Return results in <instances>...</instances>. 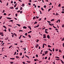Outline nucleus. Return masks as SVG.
I'll use <instances>...</instances> for the list:
<instances>
[{"instance_id":"nucleus-1","label":"nucleus","mask_w":64,"mask_h":64,"mask_svg":"<svg viewBox=\"0 0 64 64\" xmlns=\"http://www.w3.org/2000/svg\"><path fill=\"white\" fill-rule=\"evenodd\" d=\"M0 35H1L2 36H4L3 33L2 32H0Z\"/></svg>"},{"instance_id":"nucleus-2","label":"nucleus","mask_w":64,"mask_h":64,"mask_svg":"<svg viewBox=\"0 0 64 64\" xmlns=\"http://www.w3.org/2000/svg\"><path fill=\"white\" fill-rule=\"evenodd\" d=\"M44 36L43 38L45 39V38H46V34H44L43 35Z\"/></svg>"},{"instance_id":"nucleus-3","label":"nucleus","mask_w":64,"mask_h":64,"mask_svg":"<svg viewBox=\"0 0 64 64\" xmlns=\"http://www.w3.org/2000/svg\"><path fill=\"white\" fill-rule=\"evenodd\" d=\"M47 38H48V39H50V36L49 35H48L47 36Z\"/></svg>"},{"instance_id":"nucleus-4","label":"nucleus","mask_w":64,"mask_h":64,"mask_svg":"<svg viewBox=\"0 0 64 64\" xmlns=\"http://www.w3.org/2000/svg\"><path fill=\"white\" fill-rule=\"evenodd\" d=\"M28 27L30 29V30H31V28L30 27V26H28Z\"/></svg>"},{"instance_id":"nucleus-5","label":"nucleus","mask_w":64,"mask_h":64,"mask_svg":"<svg viewBox=\"0 0 64 64\" xmlns=\"http://www.w3.org/2000/svg\"><path fill=\"white\" fill-rule=\"evenodd\" d=\"M39 46L38 45V44H37L36 46V48H38V47Z\"/></svg>"},{"instance_id":"nucleus-6","label":"nucleus","mask_w":64,"mask_h":64,"mask_svg":"<svg viewBox=\"0 0 64 64\" xmlns=\"http://www.w3.org/2000/svg\"><path fill=\"white\" fill-rule=\"evenodd\" d=\"M27 62H28V64H29L30 62H31V61H26Z\"/></svg>"},{"instance_id":"nucleus-7","label":"nucleus","mask_w":64,"mask_h":64,"mask_svg":"<svg viewBox=\"0 0 64 64\" xmlns=\"http://www.w3.org/2000/svg\"><path fill=\"white\" fill-rule=\"evenodd\" d=\"M23 28H24V29H26L27 27L25 26H24L23 27Z\"/></svg>"},{"instance_id":"nucleus-8","label":"nucleus","mask_w":64,"mask_h":64,"mask_svg":"<svg viewBox=\"0 0 64 64\" xmlns=\"http://www.w3.org/2000/svg\"><path fill=\"white\" fill-rule=\"evenodd\" d=\"M52 8H49L48 10V12H49V11L50 10H52Z\"/></svg>"},{"instance_id":"nucleus-9","label":"nucleus","mask_w":64,"mask_h":64,"mask_svg":"<svg viewBox=\"0 0 64 64\" xmlns=\"http://www.w3.org/2000/svg\"><path fill=\"white\" fill-rule=\"evenodd\" d=\"M60 61H61V62H62V64H64V62H63V61L62 60H60Z\"/></svg>"},{"instance_id":"nucleus-10","label":"nucleus","mask_w":64,"mask_h":64,"mask_svg":"<svg viewBox=\"0 0 64 64\" xmlns=\"http://www.w3.org/2000/svg\"><path fill=\"white\" fill-rule=\"evenodd\" d=\"M3 27H4V28H6V29H7V28H6V26H3Z\"/></svg>"},{"instance_id":"nucleus-11","label":"nucleus","mask_w":64,"mask_h":64,"mask_svg":"<svg viewBox=\"0 0 64 64\" xmlns=\"http://www.w3.org/2000/svg\"><path fill=\"white\" fill-rule=\"evenodd\" d=\"M7 19H11V18H7Z\"/></svg>"},{"instance_id":"nucleus-12","label":"nucleus","mask_w":64,"mask_h":64,"mask_svg":"<svg viewBox=\"0 0 64 64\" xmlns=\"http://www.w3.org/2000/svg\"><path fill=\"white\" fill-rule=\"evenodd\" d=\"M28 36L30 38H31V36H30V35H28Z\"/></svg>"},{"instance_id":"nucleus-13","label":"nucleus","mask_w":64,"mask_h":64,"mask_svg":"<svg viewBox=\"0 0 64 64\" xmlns=\"http://www.w3.org/2000/svg\"><path fill=\"white\" fill-rule=\"evenodd\" d=\"M23 9V8L22 7H21L20 8V10H22Z\"/></svg>"},{"instance_id":"nucleus-14","label":"nucleus","mask_w":64,"mask_h":64,"mask_svg":"<svg viewBox=\"0 0 64 64\" xmlns=\"http://www.w3.org/2000/svg\"><path fill=\"white\" fill-rule=\"evenodd\" d=\"M16 58H19V56H16Z\"/></svg>"},{"instance_id":"nucleus-15","label":"nucleus","mask_w":64,"mask_h":64,"mask_svg":"<svg viewBox=\"0 0 64 64\" xmlns=\"http://www.w3.org/2000/svg\"><path fill=\"white\" fill-rule=\"evenodd\" d=\"M13 20H9V22H13Z\"/></svg>"},{"instance_id":"nucleus-16","label":"nucleus","mask_w":64,"mask_h":64,"mask_svg":"<svg viewBox=\"0 0 64 64\" xmlns=\"http://www.w3.org/2000/svg\"><path fill=\"white\" fill-rule=\"evenodd\" d=\"M10 59H12V60H14L15 59V58H10Z\"/></svg>"},{"instance_id":"nucleus-17","label":"nucleus","mask_w":64,"mask_h":64,"mask_svg":"<svg viewBox=\"0 0 64 64\" xmlns=\"http://www.w3.org/2000/svg\"><path fill=\"white\" fill-rule=\"evenodd\" d=\"M56 15L57 16H58V15H59V14H58L57 12H56Z\"/></svg>"},{"instance_id":"nucleus-18","label":"nucleus","mask_w":64,"mask_h":64,"mask_svg":"<svg viewBox=\"0 0 64 64\" xmlns=\"http://www.w3.org/2000/svg\"><path fill=\"white\" fill-rule=\"evenodd\" d=\"M12 46L11 45L8 48L9 49H10V48H11V47H12Z\"/></svg>"},{"instance_id":"nucleus-19","label":"nucleus","mask_w":64,"mask_h":64,"mask_svg":"<svg viewBox=\"0 0 64 64\" xmlns=\"http://www.w3.org/2000/svg\"><path fill=\"white\" fill-rule=\"evenodd\" d=\"M44 32H45V33L46 34H48V32L46 31H45Z\"/></svg>"},{"instance_id":"nucleus-20","label":"nucleus","mask_w":64,"mask_h":64,"mask_svg":"<svg viewBox=\"0 0 64 64\" xmlns=\"http://www.w3.org/2000/svg\"><path fill=\"white\" fill-rule=\"evenodd\" d=\"M59 52H61V53H62V52H61V50H59Z\"/></svg>"},{"instance_id":"nucleus-21","label":"nucleus","mask_w":64,"mask_h":64,"mask_svg":"<svg viewBox=\"0 0 64 64\" xmlns=\"http://www.w3.org/2000/svg\"><path fill=\"white\" fill-rule=\"evenodd\" d=\"M28 5H29V6H30V5H31V3H28Z\"/></svg>"},{"instance_id":"nucleus-22","label":"nucleus","mask_w":64,"mask_h":64,"mask_svg":"<svg viewBox=\"0 0 64 64\" xmlns=\"http://www.w3.org/2000/svg\"><path fill=\"white\" fill-rule=\"evenodd\" d=\"M48 47H51V46H50V45L48 44Z\"/></svg>"},{"instance_id":"nucleus-23","label":"nucleus","mask_w":64,"mask_h":64,"mask_svg":"<svg viewBox=\"0 0 64 64\" xmlns=\"http://www.w3.org/2000/svg\"><path fill=\"white\" fill-rule=\"evenodd\" d=\"M39 27V24H38L36 26V27Z\"/></svg>"},{"instance_id":"nucleus-24","label":"nucleus","mask_w":64,"mask_h":64,"mask_svg":"<svg viewBox=\"0 0 64 64\" xmlns=\"http://www.w3.org/2000/svg\"><path fill=\"white\" fill-rule=\"evenodd\" d=\"M54 21V19H52L51 20V21Z\"/></svg>"},{"instance_id":"nucleus-25","label":"nucleus","mask_w":64,"mask_h":64,"mask_svg":"<svg viewBox=\"0 0 64 64\" xmlns=\"http://www.w3.org/2000/svg\"><path fill=\"white\" fill-rule=\"evenodd\" d=\"M41 9L42 10V11H44V9H43V8H41Z\"/></svg>"},{"instance_id":"nucleus-26","label":"nucleus","mask_w":64,"mask_h":64,"mask_svg":"<svg viewBox=\"0 0 64 64\" xmlns=\"http://www.w3.org/2000/svg\"><path fill=\"white\" fill-rule=\"evenodd\" d=\"M22 5L23 6H22V7H24V6H25V5L24 4H22Z\"/></svg>"},{"instance_id":"nucleus-27","label":"nucleus","mask_w":64,"mask_h":64,"mask_svg":"<svg viewBox=\"0 0 64 64\" xmlns=\"http://www.w3.org/2000/svg\"><path fill=\"white\" fill-rule=\"evenodd\" d=\"M17 25H18V26L20 27V24H16Z\"/></svg>"},{"instance_id":"nucleus-28","label":"nucleus","mask_w":64,"mask_h":64,"mask_svg":"<svg viewBox=\"0 0 64 64\" xmlns=\"http://www.w3.org/2000/svg\"><path fill=\"white\" fill-rule=\"evenodd\" d=\"M62 27L63 28H64V24H62Z\"/></svg>"},{"instance_id":"nucleus-29","label":"nucleus","mask_w":64,"mask_h":64,"mask_svg":"<svg viewBox=\"0 0 64 64\" xmlns=\"http://www.w3.org/2000/svg\"><path fill=\"white\" fill-rule=\"evenodd\" d=\"M37 41H36V42H38V41H39V40L37 39L36 40Z\"/></svg>"},{"instance_id":"nucleus-30","label":"nucleus","mask_w":64,"mask_h":64,"mask_svg":"<svg viewBox=\"0 0 64 64\" xmlns=\"http://www.w3.org/2000/svg\"><path fill=\"white\" fill-rule=\"evenodd\" d=\"M8 26H9V27H12V26L11 25H8Z\"/></svg>"},{"instance_id":"nucleus-31","label":"nucleus","mask_w":64,"mask_h":64,"mask_svg":"<svg viewBox=\"0 0 64 64\" xmlns=\"http://www.w3.org/2000/svg\"><path fill=\"white\" fill-rule=\"evenodd\" d=\"M25 56H26V57H27V58H28V59H29V57L27 56H26L25 55Z\"/></svg>"},{"instance_id":"nucleus-32","label":"nucleus","mask_w":64,"mask_h":64,"mask_svg":"<svg viewBox=\"0 0 64 64\" xmlns=\"http://www.w3.org/2000/svg\"><path fill=\"white\" fill-rule=\"evenodd\" d=\"M36 57H38V54H36Z\"/></svg>"},{"instance_id":"nucleus-33","label":"nucleus","mask_w":64,"mask_h":64,"mask_svg":"<svg viewBox=\"0 0 64 64\" xmlns=\"http://www.w3.org/2000/svg\"><path fill=\"white\" fill-rule=\"evenodd\" d=\"M52 5V3H51V2H50V4H49V5Z\"/></svg>"},{"instance_id":"nucleus-34","label":"nucleus","mask_w":64,"mask_h":64,"mask_svg":"<svg viewBox=\"0 0 64 64\" xmlns=\"http://www.w3.org/2000/svg\"><path fill=\"white\" fill-rule=\"evenodd\" d=\"M41 19H42L41 18H40L38 20V21H41Z\"/></svg>"},{"instance_id":"nucleus-35","label":"nucleus","mask_w":64,"mask_h":64,"mask_svg":"<svg viewBox=\"0 0 64 64\" xmlns=\"http://www.w3.org/2000/svg\"><path fill=\"white\" fill-rule=\"evenodd\" d=\"M37 23H38L37 22H35L34 24H37Z\"/></svg>"},{"instance_id":"nucleus-36","label":"nucleus","mask_w":64,"mask_h":64,"mask_svg":"<svg viewBox=\"0 0 64 64\" xmlns=\"http://www.w3.org/2000/svg\"><path fill=\"white\" fill-rule=\"evenodd\" d=\"M19 32H23V31L22 30H19Z\"/></svg>"},{"instance_id":"nucleus-37","label":"nucleus","mask_w":64,"mask_h":64,"mask_svg":"<svg viewBox=\"0 0 64 64\" xmlns=\"http://www.w3.org/2000/svg\"><path fill=\"white\" fill-rule=\"evenodd\" d=\"M36 18L37 19H38V18H39V17H38V16H36Z\"/></svg>"},{"instance_id":"nucleus-38","label":"nucleus","mask_w":64,"mask_h":64,"mask_svg":"<svg viewBox=\"0 0 64 64\" xmlns=\"http://www.w3.org/2000/svg\"><path fill=\"white\" fill-rule=\"evenodd\" d=\"M22 52H21L20 54V56H21V55H22Z\"/></svg>"},{"instance_id":"nucleus-39","label":"nucleus","mask_w":64,"mask_h":64,"mask_svg":"<svg viewBox=\"0 0 64 64\" xmlns=\"http://www.w3.org/2000/svg\"><path fill=\"white\" fill-rule=\"evenodd\" d=\"M56 58H58V59H59V57L58 56H56Z\"/></svg>"},{"instance_id":"nucleus-40","label":"nucleus","mask_w":64,"mask_h":64,"mask_svg":"<svg viewBox=\"0 0 64 64\" xmlns=\"http://www.w3.org/2000/svg\"><path fill=\"white\" fill-rule=\"evenodd\" d=\"M44 44H43L42 46L43 48H44Z\"/></svg>"},{"instance_id":"nucleus-41","label":"nucleus","mask_w":64,"mask_h":64,"mask_svg":"<svg viewBox=\"0 0 64 64\" xmlns=\"http://www.w3.org/2000/svg\"><path fill=\"white\" fill-rule=\"evenodd\" d=\"M4 12H5V10H3L2 13H4Z\"/></svg>"},{"instance_id":"nucleus-42","label":"nucleus","mask_w":64,"mask_h":64,"mask_svg":"<svg viewBox=\"0 0 64 64\" xmlns=\"http://www.w3.org/2000/svg\"><path fill=\"white\" fill-rule=\"evenodd\" d=\"M35 18L36 19V18H35V16H34L33 18V19H34H34H35Z\"/></svg>"},{"instance_id":"nucleus-43","label":"nucleus","mask_w":64,"mask_h":64,"mask_svg":"<svg viewBox=\"0 0 64 64\" xmlns=\"http://www.w3.org/2000/svg\"><path fill=\"white\" fill-rule=\"evenodd\" d=\"M47 57L46 56L44 58L45 59H47Z\"/></svg>"},{"instance_id":"nucleus-44","label":"nucleus","mask_w":64,"mask_h":64,"mask_svg":"<svg viewBox=\"0 0 64 64\" xmlns=\"http://www.w3.org/2000/svg\"><path fill=\"white\" fill-rule=\"evenodd\" d=\"M14 55H16V52H15L14 53Z\"/></svg>"},{"instance_id":"nucleus-45","label":"nucleus","mask_w":64,"mask_h":64,"mask_svg":"<svg viewBox=\"0 0 64 64\" xmlns=\"http://www.w3.org/2000/svg\"><path fill=\"white\" fill-rule=\"evenodd\" d=\"M6 40H8V38H6Z\"/></svg>"},{"instance_id":"nucleus-46","label":"nucleus","mask_w":64,"mask_h":64,"mask_svg":"<svg viewBox=\"0 0 64 64\" xmlns=\"http://www.w3.org/2000/svg\"><path fill=\"white\" fill-rule=\"evenodd\" d=\"M47 22H48V23H51V22L50 21H47Z\"/></svg>"},{"instance_id":"nucleus-47","label":"nucleus","mask_w":64,"mask_h":64,"mask_svg":"<svg viewBox=\"0 0 64 64\" xmlns=\"http://www.w3.org/2000/svg\"><path fill=\"white\" fill-rule=\"evenodd\" d=\"M60 6H61V4H59V5L58 6L59 7H60Z\"/></svg>"},{"instance_id":"nucleus-48","label":"nucleus","mask_w":64,"mask_h":64,"mask_svg":"<svg viewBox=\"0 0 64 64\" xmlns=\"http://www.w3.org/2000/svg\"><path fill=\"white\" fill-rule=\"evenodd\" d=\"M64 37L63 38V39L62 40V41H64Z\"/></svg>"},{"instance_id":"nucleus-49","label":"nucleus","mask_w":64,"mask_h":64,"mask_svg":"<svg viewBox=\"0 0 64 64\" xmlns=\"http://www.w3.org/2000/svg\"><path fill=\"white\" fill-rule=\"evenodd\" d=\"M34 61H37V60L36 59H34Z\"/></svg>"},{"instance_id":"nucleus-50","label":"nucleus","mask_w":64,"mask_h":64,"mask_svg":"<svg viewBox=\"0 0 64 64\" xmlns=\"http://www.w3.org/2000/svg\"><path fill=\"white\" fill-rule=\"evenodd\" d=\"M10 63V64H13V63H14V62H11Z\"/></svg>"},{"instance_id":"nucleus-51","label":"nucleus","mask_w":64,"mask_h":64,"mask_svg":"<svg viewBox=\"0 0 64 64\" xmlns=\"http://www.w3.org/2000/svg\"><path fill=\"white\" fill-rule=\"evenodd\" d=\"M10 9H13V7H12L11 8L10 7Z\"/></svg>"},{"instance_id":"nucleus-52","label":"nucleus","mask_w":64,"mask_h":64,"mask_svg":"<svg viewBox=\"0 0 64 64\" xmlns=\"http://www.w3.org/2000/svg\"><path fill=\"white\" fill-rule=\"evenodd\" d=\"M17 12H20V10H18V11H17Z\"/></svg>"},{"instance_id":"nucleus-53","label":"nucleus","mask_w":64,"mask_h":64,"mask_svg":"<svg viewBox=\"0 0 64 64\" xmlns=\"http://www.w3.org/2000/svg\"><path fill=\"white\" fill-rule=\"evenodd\" d=\"M18 14H16V17H17V16Z\"/></svg>"},{"instance_id":"nucleus-54","label":"nucleus","mask_w":64,"mask_h":64,"mask_svg":"<svg viewBox=\"0 0 64 64\" xmlns=\"http://www.w3.org/2000/svg\"><path fill=\"white\" fill-rule=\"evenodd\" d=\"M50 56H51V55H52V54L51 53H50Z\"/></svg>"},{"instance_id":"nucleus-55","label":"nucleus","mask_w":64,"mask_h":64,"mask_svg":"<svg viewBox=\"0 0 64 64\" xmlns=\"http://www.w3.org/2000/svg\"><path fill=\"white\" fill-rule=\"evenodd\" d=\"M20 43H22V42H23V41L20 40Z\"/></svg>"},{"instance_id":"nucleus-56","label":"nucleus","mask_w":64,"mask_h":64,"mask_svg":"<svg viewBox=\"0 0 64 64\" xmlns=\"http://www.w3.org/2000/svg\"><path fill=\"white\" fill-rule=\"evenodd\" d=\"M44 8H46V5L44 6Z\"/></svg>"},{"instance_id":"nucleus-57","label":"nucleus","mask_w":64,"mask_h":64,"mask_svg":"<svg viewBox=\"0 0 64 64\" xmlns=\"http://www.w3.org/2000/svg\"><path fill=\"white\" fill-rule=\"evenodd\" d=\"M52 50L53 52H54V48H53V49H52Z\"/></svg>"},{"instance_id":"nucleus-58","label":"nucleus","mask_w":64,"mask_h":64,"mask_svg":"<svg viewBox=\"0 0 64 64\" xmlns=\"http://www.w3.org/2000/svg\"><path fill=\"white\" fill-rule=\"evenodd\" d=\"M58 49H56V51H58Z\"/></svg>"},{"instance_id":"nucleus-59","label":"nucleus","mask_w":64,"mask_h":64,"mask_svg":"<svg viewBox=\"0 0 64 64\" xmlns=\"http://www.w3.org/2000/svg\"><path fill=\"white\" fill-rule=\"evenodd\" d=\"M2 16H1L0 17V19H1V18H2Z\"/></svg>"},{"instance_id":"nucleus-60","label":"nucleus","mask_w":64,"mask_h":64,"mask_svg":"<svg viewBox=\"0 0 64 64\" xmlns=\"http://www.w3.org/2000/svg\"><path fill=\"white\" fill-rule=\"evenodd\" d=\"M27 33H26L25 34H24V35H26V36H27Z\"/></svg>"},{"instance_id":"nucleus-61","label":"nucleus","mask_w":64,"mask_h":64,"mask_svg":"<svg viewBox=\"0 0 64 64\" xmlns=\"http://www.w3.org/2000/svg\"><path fill=\"white\" fill-rule=\"evenodd\" d=\"M48 53V51H46L45 52V53Z\"/></svg>"},{"instance_id":"nucleus-62","label":"nucleus","mask_w":64,"mask_h":64,"mask_svg":"<svg viewBox=\"0 0 64 64\" xmlns=\"http://www.w3.org/2000/svg\"><path fill=\"white\" fill-rule=\"evenodd\" d=\"M4 15H6V13H4Z\"/></svg>"},{"instance_id":"nucleus-63","label":"nucleus","mask_w":64,"mask_h":64,"mask_svg":"<svg viewBox=\"0 0 64 64\" xmlns=\"http://www.w3.org/2000/svg\"><path fill=\"white\" fill-rule=\"evenodd\" d=\"M22 63H23V64H25V62H22Z\"/></svg>"},{"instance_id":"nucleus-64","label":"nucleus","mask_w":64,"mask_h":64,"mask_svg":"<svg viewBox=\"0 0 64 64\" xmlns=\"http://www.w3.org/2000/svg\"><path fill=\"white\" fill-rule=\"evenodd\" d=\"M63 47H64V43H63Z\"/></svg>"}]
</instances>
